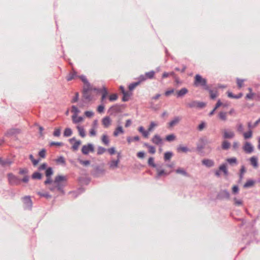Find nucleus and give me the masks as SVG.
<instances>
[{
	"label": "nucleus",
	"mask_w": 260,
	"mask_h": 260,
	"mask_svg": "<svg viewBox=\"0 0 260 260\" xmlns=\"http://www.w3.org/2000/svg\"><path fill=\"white\" fill-rule=\"evenodd\" d=\"M68 177L66 176L58 175L55 177L53 184H55L57 190L64 193L63 188L67 185Z\"/></svg>",
	"instance_id": "1"
},
{
	"label": "nucleus",
	"mask_w": 260,
	"mask_h": 260,
	"mask_svg": "<svg viewBox=\"0 0 260 260\" xmlns=\"http://www.w3.org/2000/svg\"><path fill=\"white\" fill-rule=\"evenodd\" d=\"M194 85L196 86H202L205 90L208 89L209 87L207 84V80L199 74L196 75L194 77Z\"/></svg>",
	"instance_id": "2"
},
{
	"label": "nucleus",
	"mask_w": 260,
	"mask_h": 260,
	"mask_svg": "<svg viewBox=\"0 0 260 260\" xmlns=\"http://www.w3.org/2000/svg\"><path fill=\"white\" fill-rule=\"evenodd\" d=\"M8 180L9 184L10 185H18L20 183L21 179L18 177L14 175L12 173H9L7 174Z\"/></svg>",
	"instance_id": "3"
},
{
	"label": "nucleus",
	"mask_w": 260,
	"mask_h": 260,
	"mask_svg": "<svg viewBox=\"0 0 260 260\" xmlns=\"http://www.w3.org/2000/svg\"><path fill=\"white\" fill-rule=\"evenodd\" d=\"M186 105L190 108H196L198 109H202L205 107L206 103L197 101H192L191 102L187 103Z\"/></svg>",
	"instance_id": "4"
},
{
	"label": "nucleus",
	"mask_w": 260,
	"mask_h": 260,
	"mask_svg": "<svg viewBox=\"0 0 260 260\" xmlns=\"http://www.w3.org/2000/svg\"><path fill=\"white\" fill-rule=\"evenodd\" d=\"M105 171L104 169L97 166L91 172L92 175L95 178L100 177L105 174Z\"/></svg>",
	"instance_id": "5"
},
{
	"label": "nucleus",
	"mask_w": 260,
	"mask_h": 260,
	"mask_svg": "<svg viewBox=\"0 0 260 260\" xmlns=\"http://www.w3.org/2000/svg\"><path fill=\"white\" fill-rule=\"evenodd\" d=\"M94 151V146L91 143L83 145L81 149L82 153L84 155H87L90 152H93Z\"/></svg>",
	"instance_id": "6"
},
{
	"label": "nucleus",
	"mask_w": 260,
	"mask_h": 260,
	"mask_svg": "<svg viewBox=\"0 0 260 260\" xmlns=\"http://www.w3.org/2000/svg\"><path fill=\"white\" fill-rule=\"evenodd\" d=\"M92 89V86L83 87V96L85 100H87L88 101H90L92 100V97L91 95L89 93V92L91 91Z\"/></svg>",
	"instance_id": "7"
},
{
	"label": "nucleus",
	"mask_w": 260,
	"mask_h": 260,
	"mask_svg": "<svg viewBox=\"0 0 260 260\" xmlns=\"http://www.w3.org/2000/svg\"><path fill=\"white\" fill-rule=\"evenodd\" d=\"M230 197V192L226 189L220 190L217 195V199L219 200H229Z\"/></svg>",
	"instance_id": "8"
},
{
	"label": "nucleus",
	"mask_w": 260,
	"mask_h": 260,
	"mask_svg": "<svg viewBox=\"0 0 260 260\" xmlns=\"http://www.w3.org/2000/svg\"><path fill=\"white\" fill-rule=\"evenodd\" d=\"M155 75V72L153 71H151L150 72H147L145 75H141L139 77V79L143 82L145 81L147 79H151L153 78Z\"/></svg>",
	"instance_id": "9"
},
{
	"label": "nucleus",
	"mask_w": 260,
	"mask_h": 260,
	"mask_svg": "<svg viewBox=\"0 0 260 260\" xmlns=\"http://www.w3.org/2000/svg\"><path fill=\"white\" fill-rule=\"evenodd\" d=\"M25 209L30 210L32 207V203L30 196H25L22 198Z\"/></svg>",
	"instance_id": "10"
},
{
	"label": "nucleus",
	"mask_w": 260,
	"mask_h": 260,
	"mask_svg": "<svg viewBox=\"0 0 260 260\" xmlns=\"http://www.w3.org/2000/svg\"><path fill=\"white\" fill-rule=\"evenodd\" d=\"M243 149L245 153L250 154L253 151L254 147L250 142H246L243 146Z\"/></svg>",
	"instance_id": "11"
},
{
	"label": "nucleus",
	"mask_w": 260,
	"mask_h": 260,
	"mask_svg": "<svg viewBox=\"0 0 260 260\" xmlns=\"http://www.w3.org/2000/svg\"><path fill=\"white\" fill-rule=\"evenodd\" d=\"M151 142L159 146H162L163 145V140L161 138V137L158 135H155L151 139Z\"/></svg>",
	"instance_id": "12"
},
{
	"label": "nucleus",
	"mask_w": 260,
	"mask_h": 260,
	"mask_svg": "<svg viewBox=\"0 0 260 260\" xmlns=\"http://www.w3.org/2000/svg\"><path fill=\"white\" fill-rule=\"evenodd\" d=\"M121 111V106L115 105L110 108L108 112L111 114H115Z\"/></svg>",
	"instance_id": "13"
},
{
	"label": "nucleus",
	"mask_w": 260,
	"mask_h": 260,
	"mask_svg": "<svg viewBox=\"0 0 260 260\" xmlns=\"http://www.w3.org/2000/svg\"><path fill=\"white\" fill-rule=\"evenodd\" d=\"M162 167V165H159L155 169L157 172L156 176H155V178L158 179L161 176L165 175H167L168 174L166 173L164 171V170L161 169Z\"/></svg>",
	"instance_id": "14"
},
{
	"label": "nucleus",
	"mask_w": 260,
	"mask_h": 260,
	"mask_svg": "<svg viewBox=\"0 0 260 260\" xmlns=\"http://www.w3.org/2000/svg\"><path fill=\"white\" fill-rule=\"evenodd\" d=\"M235 137V133L234 132L230 131H228L226 129H224L223 131V138L224 139H232Z\"/></svg>",
	"instance_id": "15"
},
{
	"label": "nucleus",
	"mask_w": 260,
	"mask_h": 260,
	"mask_svg": "<svg viewBox=\"0 0 260 260\" xmlns=\"http://www.w3.org/2000/svg\"><path fill=\"white\" fill-rule=\"evenodd\" d=\"M102 122L104 126L107 128L110 125L111 120L109 116H106L102 119Z\"/></svg>",
	"instance_id": "16"
},
{
	"label": "nucleus",
	"mask_w": 260,
	"mask_h": 260,
	"mask_svg": "<svg viewBox=\"0 0 260 260\" xmlns=\"http://www.w3.org/2000/svg\"><path fill=\"white\" fill-rule=\"evenodd\" d=\"M19 132L20 131L19 129L12 128L7 132V133L5 134V136L7 137H11L19 134Z\"/></svg>",
	"instance_id": "17"
},
{
	"label": "nucleus",
	"mask_w": 260,
	"mask_h": 260,
	"mask_svg": "<svg viewBox=\"0 0 260 260\" xmlns=\"http://www.w3.org/2000/svg\"><path fill=\"white\" fill-rule=\"evenodd\" d=\"M202 163L203 165L207 167H212L214 165V162L212 159H204L202 161Z\"/></svg>",
	"instance_id": "18"
},
{
	"label": "nucleus",
	"mask_w": 260,
	"mask_h": 260,
	"mask_svg": "<svg viewBox=\"0 0 260 260\" xmlns=\"http://www.w3.org/2000/svg\"><path fill=\"white\" fill-rule=\"evenodd\" d=\"M255 181L252 179H248L246 182L243 185L244 188H249L252 187L255 184Z\"/></svg>",
	"instance_id": "19"
},
{
	"label": "nucleus",
	"mask_w": 260,
	"mask_h": 260,
	"mask_svg": "<svg viewBox=\"0 0 260 260\" xmlns=\"http://www.w3.org/2000/svg\"><path fill=\"white\" fill-rule=\"evenodd\" d=\"M188 90L186 88H182L177 92V98H181L188 92Z\"/></svg>",
	"instance_id": "20"
},
{
	"label": "nucleus",
	"mask_w": 260,
	"mask_h": 260,
	"mask_svg": "<svg viewBox=\"0 0 260 260\" xmlns=\"http://www.w3.org/2000/svg\"><path fill=\"white\" fill-rule=\"evenodd\" d=\"M175 171L177 174H181L185 177H189V176L186 171L182 168H178Z\"/></svg>",
	"instance_id": "21"
},
{
	"label": "nucleus",
	"mask_w": 260,
	"mask_h": 260,
	"mask_svg": "<svg viewBox=\"0 0 260 260\" xmlns=\"http://www.w3.org/2000/svg\"><path fill=\"white\" fill-rule=\"evenodd\" d=\"M84 191V189L83 188H79L77 190L70 192V193L72 194L73 197L74 198H77L79 194H81V193L83 192Z\"/></svg>",
	"instance_id": "22"
},
{
	"label": "nucleus",
	"mask_w": 260,
	"mask_h": 260,
	"mask_svg": "<svg viewBox=\"0 0 260 260\" xmlns=\"http://www.w3.org/2000/svg\"><path fill=\"white\" fill-rule=\"evenodd\" d=\"M118 160H111L109 163L108 165L109 166L110 168L112 169H114L118 167V165L119 163Z\"/></svg>",
	"instance_id": "23"
},
{
	"label": "nucleus",
	"mask_w": 260,
	"mask_h": 260,
	"mask_svg": "<svg viewBox=\"0 0 260 260\" xmlns=\"http://www.w3.org/2000/svg\"><path fill=\"white\" fill-rule=\"evenodd\" d=\"M138 131L141 133L144 138H147L149 135V132L148 131H145L143 126H140Z\"/></svg>",
	"instance_id": "24"
},
{
	"label": "nucleus",
	"mask_w": 260,
	"mask_h": 260,
	"mask_svg": "<svg viewBox=\"0 0 260 260\" xmlns=\"http://www.w3.org/2000/svg\"><path fill=\"white\" fill-rule=\"evenodd\" d=\"M144 146L146 147L148 149L149 153H150L151 154H154L155 153L156 149H155V148L153 146L150 145L147 143H145L144 144Z\"/></svg>",
	"instance_id": "25"
},
{
	"label": "nucleus",
	"mask_w": 260,
	"mask_h": 260,
	"mask_svg": "<svg viewBox=\"0 0 260 260\" xmlns=\"http://www.w3.org/2000/svg\"><path fill=\"white\" fill-rule=\"evenodd\" d=\"M76 128L78 129L79 135L82 138H84L86 136V134L83 127L80 125H78L77 126Z\"/></svg>",
	"instance_id": "26"
},
{
	"label": "nucleus",
	"mask_w": 260,
	"mask_h": 260,
	"mask_svg": "<svg viewBox=\"0 0 260 260\" xmlns=\"http://www.w3.org/2000/svg\"><path fill=\"white\" fill-rule=\"evenodd\" d=\"M124 133V131L121 126H118L113 133V135L115 137H117L119 134Z\"/></svg>",
	"instance_id": "27"
},
{
	"label": "nucleus",
	"mask_w": 260,
	"mask_h": 260,
	"mask_svg": "<svg viewBox=\"0 0 260 260\" xmlns=\"http://www.w3.org/2000/svg\"><path fill=\"white\" fill-rule=\"evenodd\" d=\"M79 77L82 80V81L84 83V86L83 87L91 86V85L88 82V81L87 80V79H86V77L84 75H81V76H79Z\"/></svg>",
	"instance_id": "28"
},
{
	"label": "nucleus",
	"mask_w": 260,
	"mask_h": 260,
	"mask_svg": "<svg viewBox=\"0 0 260 260\" xmlns=\"http://www.w3.org/2000/svg\"><path fill=\"white\" fill-rule=\"evenodd\" d=\"M142 82V81L140 80V79L138 78V81L133 82L131 84H130L128 86V89L130 91L133 90L134 89V88L137 87L138 85H139L140 83Z\"/></svg>",
	"instance_id": "29"
},
{
	"label": "nucleus",
	"mask_w": 260,
	"mask_h": 260,
	"mask_svg": "<svg viewBox=\"0 0 260 260\" xmlns=\"http://www.w3.org/2000/svg\"><path fill=\"white\" fill-rule=\"evenodd\" d=\"M227 93H228V96L229 98H232V99H238L241 98L243 95V94L242 93H239L237 95H235L232 92H230V91H228Z\"/></svg>",
	"instance_id": "30"
},
{
	"label": "nucleus",
	"mask_w": 260,
	"mask_h": 260,
	"mask_svg": "<svg viewBox=\"0 0 260 260\" xmlns=\"http://www.w3.org/2000/svg\"><path fill=\"white\" fill-rule=\"evenodd\" d=\"M180 118L179 117H175L172 120H171L169 125L170 127L174 126L175 124H177L179 121L180 120Z\"/></svg>",
	"instance_id": "31"
},
{
	"label": "nucleus",
	"mask_w": 260,
	"mask_h": 260,
	"mask_svg": "<svg viewBox=\"0 0 260 260\" xmlns=\"http://www.w3.org/2000/svg\"><path fill=\"white\" fill-rule=\"evenodd\" d=\"M205 145H203L202 143L199 142L197 144L196 150L198 152L202 153L203 152V150L204 148H205Z\"/></svg>",
	"instance_id": "32"
},
{
	"label": "nucleus",
	"mask_w": 260,
	"mask_h": 260,
	"mask_svg": "<svg viewBox=\"0 0 260 260\" xmlns=\"http://www.w3.org/2000/svg\"><path fill=\"white\" fill-rule=\"evenodd\" d=\"M206 90L209 91L210 93V96L211 99L214 100L217 97V92L215 91L214 92L209 87H208V89H206Z\"/></svg>",
	"instance_id": "33"
},
{
	"label": "nucleus",
	"mask_w": 260,
	"mask_h": 260,
	"mask_svg": "<svg viewBox=\"0 0 260 260\" xmlns=\"http://www.w3.org/2000/svg\"><path fill=\"white\" fill-rule=\"evenodd\" d=\"M81 141L80 140H77V141H76L73 146H72V149L73 151H77L78 148H79V146L81 145Z\"/></svg>",
	"instance_id": "34"
},
{
	"label": "nucleus",
	"mask_w": 260,
	"mask_h": 260,
	"mask_svg": "<svg viewBox=\"0 0 260 260\" xmlns=\"http://www.w3.org/2000/svg\"><path fill=\"white\" fill-rule=\"evenodd\" d=\"M250 161L252 166L254 168H257L258 166L257 158L255 156H252L250 158Z\"/></svg>",
	"instance_id": "35"
},
{
	"label": "nucleus",
	"mask_w": 260,
	"mask_h": 260,
	"mask_svg": "<svg viewBox=\"0 0 260 260\" xmlns=\"http://www.w3.org/2000/svg\"><path fill=\"white\" fill-rule=\"evenodd\" d=\"M83 117L81 116L78 117L77 116L73 115L72 120L74 123H78L83 120Z\"/></svg>",
	"instance_id": "36"
},
{
	"label": "nucleus",
	"mask_w": 260,
	"mask_h": 260,
	"mask_svg": "<svg viewBox=\"0 0 260 260\" xmlns=\"http://www.w3.org/2000/svg\"><path fill=\"white\" fill-rule=\"evenodd\" d=\"M148 164L149 166H151L153 168H156L159 165L155 164L154 162V158L152 157H150L149 158L148 160Z\"/></svg>",
	"instance_id": "37"
},
{
	"label": "nucleus",
	"mask_w": 260,
	"mask_h": 260,
	"mask_svg": "<svg viewBox=\"0 0 260 260\" xmlns=\"http://www.w3.org/2000/svg\"><path fill=\"white\" fill-rule=\"evenodd\" d=\"M219 170L222 171L225 175H228V171L225 164H222L219 167Z\"/></svg>",
	"instance_id": "38"
},
{
	"label": "nucleus",
	"mask_w": 260,
	"mask_h": 260,
	"mask_svg": "<svg viewBox=\"0 0 260 260\" xmlns=\"http://www.w3.org/2000/svg\"><path fill=\"white\" fill-rule=\"evenodd\" d=\"M173 153L171 151H167L164 154V159L165 161L169 160L173 156Z\"/></svg>",
	"instance_id": "39"
},
{
	"label": "nucleus",
	"mask_w": 260,
	"mask_h": 260,
	"mask_svg": "<svg viewBox=\"0 0 260 260\" xmlns=\"http://www.w3.org/2000/svg\"><path fill=\"white\" fill-rule=\"evenodd\" d=\"M218 117L222 121H226L227 119L226 113L225 112H220L218 114Z\"/></svg>",
	"instance_id": "40"
},
{
	"label": "nucleus",
	"mask_w": 260,
	"mask_h": 260,
	"mask_svg": "<svg viewBox=\"0 0 260 260\" xmlns=\"http://www.w3.org/2000/svg\"><path fill=\"white\" fill-rule=\"evenodd\" d=\"M72 130L70 128H66L63 132V136L66 137H70L72 134Z\"/></svg>",
	"instance_id": "41"
},
{
	"label": "nucleus",
	"mask_w": 260,
	"mask_h": 260,
	"mask_svg": "<svg viewBox=\"0 0 260 260\" xmlns=\"http://www.w3.org/2000/svg\"><path fill=\"white\" fill-rule=\"evenodd\" d=\"M31 177L34 179H41L42 177L41 173L39 172H35L33 173Z\"/></svg>",
	"instance_id": "42"
},
{
	"label": "nucleus",
	"mask_w": 260,
	"mask_h": 260,
	"mask_svg": "<svg viewBox=\"0 0 260 260\" xmlns=\"http://www.w3.org/2000/svg\"><path fill=\"white\" fill-rule=\"evenodd\" d=\"M178 152H187L189 151V149L186 146H179L177 148Z\"/></svg>",
	"instance_id": "43"
},
{
	"label": "nucleus",
	"mask_w": 260,
	"mask_h": 260,
	"mask_svg": "<svg viewBox=\"0 0 260 260\" xmlns=\"http://www.w3.org/2000/svg\"><path fill=\"white\" fill-rule=\"evenodd\" d=\"M230 147V143L228 141H224L222 143L221 147L223 150H228Z\"/></svg>",
	"instance_id": "44"
},
{
	"label": "nucleus",
	"mask_w": 260,
	"mask_h": 260,
	"mask_svg": "<svg viewBox=\"0 0 260 260\" xmlns=\"http://www.w3.org/2000/svg\"><path fill=\"white\" fill-rule=\"evenodd\" d=\"M102 141L106 146H108L109 145V140L108 136L106 135H103L102 137Z\"/></svg>",
	"instance_id": "45"
},
{
	"label": "nucleus",
	"mask_w": 260,
	"mask_h": 260,
	"mask_svg": "<svg viewBox=\"0 0 260 260\" xmlns=\"http://www.w3.org/2000/svg\"><path fill=\"white\" fill-rule=\"evenodd\" d=\"M76 76H77L76 72H75V71H73V73L69 74L68 75V76L67 77V80L68 81H71Z\"/></svg>",
	"instance_id": "46"
},
{
	"label": "nucleus",
	"mask_w": 260,
	"mask_h": 260,
	"mask_svg": "<svg viewBox=\"0 0 260 260\" xmlns=\"http://www.w3.org/2000/svg\"><path fill=\"white\" fill-rule=\"evenodd\" d=\"M199 142L202 143L204 145H206L211 143V142L209 141L208 140V138L206 137L201 138L199 139Z\"/></svg>",
	"instance_id": "47"
},
{
	"label": "nucleus",
	"mask_w": 260,
	"mask_h": 260,
	"mask_svg": "<svg viewBox=\"0 0 260 260\" xmlns=\"http://www.w3.org/2000/svg\"><path fill=\"white\" fill-rule=\"evenodd\" d=\"M246 172L245 168L244 166L241 167V168L240 170V174H239V181H241L243 178V174Z\"/></svg>",
	"instance_id": "48"
},
{
	"label": "nucleus",
	"mask_w": 260,
	"mask_h": 260,
	"mask_svg": "<svg viewBox=\"0 0 260 260\" xmlns=\"http://www.w3.org/2000/svg\"><path fill=\"white\" fill-rule=\"evenodd\" d=\"M127 141L128 143H131L133 141H138L140 140V137L138 136H135L134 137H128L127 138Z\"/></svg>",
	"instance_id": "49"
},
{
	"label": "nucleus",
	"mask_w": 260,
	"mask_h": 260,
	"mask_svg": "<svg viewBox=\"0 0 260 260\" xmlns=\"http://www.w3.org/2000/svg\"><path fill=\"white\" fill-rule=\"evenodd\" d=\"M0 163L3 166H5L7 165H11L12 162L9 159L3 160L2 158L0 157Z\"/></svg>",
	"instance_id": "50"
},
{
	"label": "nucleus",
	"mask_w": 260,
	"mask_h": 260,
	"mask_svg": "<svg viewBox=\"0 0 260 260\" xmlns=\"http://www.w3.org/2000/svg\"><path fill=\"white\" fill-rule=\"evenodd\" d=\"M53 173V169L51 167H49L46 169L45 175L46 177H51Z\"/></svg>",
	"instance_id": "51"
},
{
	"label": "nucleus",
	"mask_w": 260,
	"mask_h": 260,
	"mask_svg": "<svg viewBox=\"0 0 260 260\" xmlns=\"http://www.w3.org/2000/svg\"><path fill=\"white\" fill-rule=\"evenodd\" d=\"M252 132L249 130L248 132L243 133V136L245 139H248L252 137Z\"/></svg>",
	"instance_id": "52"
},
{
	"label": "nucleus",
	"mask_w": 260,
	"mask_h": 260,
	"mask_svg": "<svg viewBox=\"0 0 260 260\" xmlns=\"http://www.w3.org/2000/svg\"><path fill=\"white\" fill-rule=\"evenodd\" d=\"M176 137L174 134H171L166 137V140L168 142H172L175 140Z\"/></svg>",
	"instance_id": "53"
},
{
	"label": "nucleus",
	"mask_w": 260,
	"mask_h": 260,
	"mask_svg": "<svg viewBox=\"0 0 260 260\" xmlns=\"http://www.w3.org/2000/svg\"><path fill=\"white\" fill-rule=\"evenodd\" d=\"M259 123H260V118L254 123L253 125H252L250 122H248V127L249 129L253 128L256 127Z\"/></svg>",
	"instance_id": "54"
},
{
	"label": "nucleus",
	"mask_w": 260,
	"mask_h": 260,
	"mask_svg": "<svg viewBox=\"0 0 260 260\" xmlns=\"http://www.w3.org/2000/svg\"><path fill=\"white\" fill-rule=\"evenodd\" d=\"M29 159L31 160L33 165L36 166L40 161V159H35L32 154H30L29 156Z\"/></svg>",
	"instance_id": "55"
},
{
	"label": "nucleus",
	"mask_w": 260,
	"mask_h": 260,
	"mask_svg": "<svg viewBox=\"0 0 260 260\" xmlns=\"http://www.w3.org/2000/svg\"><path fill=\"white\" fill-rule=\"evenodd\" d=\"M71 112L74 113L73 115L77 116L78 113L80 112L79 110L75 106H72V110Z\"/></svg>",
	"instance_id": "56"
},
{
	"label": "nucleus",
	"mask_w": 260,
	"mask_h": 260,
	"mask_svg": "<svg viewBox=\"0 0 260 260\" xmlns=\"http://www.w3.org/2000/svg\"><path fill=\"white\" fill-rule=\"evenodd\" d=\"M106 149L105 148L102 146H99L98 148L97 154L98 155H101L103 154L106 151Z\"/></svg>",
	"instance_id": "57"
},
{
	"label": "nucleus",
	"mask_w": 260,
	"mask_h": 260,
	"mask_svg": "<svg viewBox=\"0 0 260 260\" xmlns=\"http://www.w3.org/2000/svg\"><path fill=\"white\" fill-rule=\"evenodd\" d=\"M120 89L121 90V92L123 94V97H122V100L123 102H125L126 99V98L125 97V92H126L127 91H125L124 88L122 86H120Z\"/></svg>",
	"instance_id": "58"
},
{
	"label": "nucleus",
	"mask_w": 260,
	"mask_h": 260,
	"mask_svg": "<svg viewBox=\"0 0 260 260\" xmlns=\"http://www.w3.org/2000/svg\"><path fill=\"white\" fill-rule=\"evenodd\" d=\"M102 92H103V94H102V101H103L105 99V98H106V96L108 94V92L107 91L106 88L105 87H103V88L102 89Z\"/></svg>",
	"instance_id": "59"
},
{
	"label": "nucleus",
	"mask_w": 260,
	"mask_h": 260,
	"mask_svg": "<svg viewBox=\"0 0 260 260\" xmlns=\"http://www.w3.org/2000/svg\"><path fill=\"white\" fill-rule=\"evenodd\" d=\"M38 194L40 195V196L43 197L47 199L51 198V196L48 192L42 193L39 192H38Z\"/></svg>",
	"instance_id": "60"
},
{
	"label": "nucleus",
	"mask_w": 260,
	"mask_h": 260,
	"mask_svg": "<svg viewBox=\"0 0 260 260\" xmlns=\"http://www.w3.org/2000/svg\"><path fill=\"white\" fill-rule=\"evenodd\" d=\"M243 126L242 123H239L237 125V130L239 133H242L243 132Z\"/></svg>",
	"instance_id": "61"
},
{
	"label": "nucleus",
	"mask_w": 260,
	"mask_h": 260,
	"mask_svg": "<svg viewBox=\"0 0 260 260\" xmlns=\"http://www.w3.org/2000/svg\"><path fill=\"white\" fill-rule=\"evenodd\" d=\"M244 81V79H237V83L239 88H241L243 86V83Z\"/></svg>",
	"instance_id": "62"
},
{
	"label": "nucleus",
	"mask_w": 260,
	"mask_h": 260,
	"mask_svg": "<svg viewBox=\"0 0 260 260\" xmlns=\"http://www.w3.org/2000/svg\"><path fill=\"white\" fill-rule=\"evenodd\" d=\"M39 155L42 158H45L46 156V150L45 149H42L39 152Z\"/></svg>",
	"instance_id": "63"
},
{
	"label": "nucleus",
	"mask_w": 260,
	"mask_h": 260,
	"mask_svg": "<svg viewBox=\"0 0 260 260\" xmlns=\"http://www.w3.org/2000/svg\"><path fill=\"white\" fill-rule=\"evenodd\" d=\"M157 125V124L154 122H151L150 125H149V128L148 129V131H149V132H151L152 131V129H153V128L156 126Z\"/></svg>",
	"instance_id": "64"
}]
</instances>
